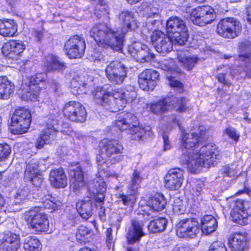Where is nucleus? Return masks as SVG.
<instances>
[{"instance_id":"nucleus-1","label":"nucleus","mask_w":251,"mask_h":251,"mask_svg":"<svg viewBox=\"0 0 251 251\" xmlns=\"http://www.w3.org/2000/svg\"><path fill=\"white\" fill-rule=\"evenodd\" d=\"M205 134L203 126H200L198 131L186 133L182 135V144L180 157L181 164L187 166L192 173H197L201 167L210 168L217 163L221 157L219 151L210 144L202 146L195 154H191L190 150L197 148L202 141Z\"/></svg>"},{"instance_id":"nucleus-2","label":"nucleus","mask_w":251,"mask_h":251,"mask_svg":"<svg viewBox=\"0 0 251 251\" xmlns=\"http://www.w3.org/2000/svg\"><path fill=\"white\" fill-rule=\"evenodd\" d=\"M114 124L122 131L128 130L129 133L134 135V139L143 140L145 135H151L150 126L142 128L139 126L137 118L130 113L121 112L116 116Z\"/></svg>"},{"instance_id":"nucleus-3","label":"nucleus","mask_w":251,"mask_h":251,"mask_svg":"<svg viewBox=\"0 0 251 251\" xmlns=\"http://www.w3.org/2000/svg\"><path fill=\"white\" fill-rule=\"evenodd\" d=\"M168 35L179 45H184L188 40V29L185 22L177 16L170 17L166 23Z\"/></svg>"},{"instance_id":"nucleus-4","label":"nucleus","mask_w":251,"mask_h":251,"mask_svg":"<svg viewBox=\"0 0 251 251\" xmlns=\"http://www.w3.org/2000/svg\"><path fill=\"white\" fill-rule=\"evenodd\" d=\"M187 100L180 99L171 96L164 98L157 102L151 103L150 108L151 112L155 114H160L171 110L173 108L179 112H185L188 107L186 106Z\"/></svg>"},{"instance_id":"nucleus-5","label":"nucleus","mask_w":251,"mask_h":251,"mask_svg":"<svg viewBox=\"0 0 251 251\" xmlns=\"http://www.w3.org/2000/svg\"><path fill=\"white\" fill-rule=\"evenodd\" d=\"M24 218L28 227L36 231L45 232L48 229V219L40 207H35L26 211Z\"/></svg>"},{"instance_id":"nucleus-6","label":"nucleus","mask_w":251,"mask_h":251,"mask_svg":"<svg viewBox=\"0 0 251 251\" xmlns=\"http://www.w3.org/2000/svg\"><path fill=\"white\" fill-rule=\"evenodd\" d=\"M31 115L29 110L23 107L16 109L11 118L10 129L12 133H25L29 127Z\"/></svg>"},{"instance_id":"nucleus-7","label":"nucleus","mask_w":251,"mask_h":251,"mask_svg":"<svg viewBox=\"0 0 251 251\" xmlns=\"http://www.w3.org/2000/svg\"><path fill=\"white\" fill-rule=\"evenodd\" d=\"M217 14L215 9L209 5H202L193 9L190 15L192 22L201 26L212 23Z\"/></svg>"},{"instance_id":"nucleus-8","label":"nucleus","mask_w":251,"mask_h":251,"mask_svg":"<svg viewBox=\"0 0 251 251\" xmlns=\"http://www.w3.org/2000/svg\"><path fill=\"white\" fill-rule=\"evenodd\" d=\"M242 30L240 22L233 18L221 20L217 27V32L221 36L229 39L237 37Z\"/></svg>"},{"instance_id":"nucleus-9","label":"nucleus","mask_w":251,"mask_h":251,"mask_svg":"<svg viewBox=\"0 0 251 251\" xmlns=\"http://www.w3.org/2000/svg\"><path fill=\"white\" fill-rule=\"evenodd\" d=\"M85 42L83 38L75 35L72 36L65 43L64 50L69 58H79L84 54Z\"/></svg>"},{"instance_id":"nucleus-10","label":"nucleus","mask_w":251,"mask_h":251,"mask_svg":"<svg viewBox=\"0 0 251 251\" xmlns=\"http://www.w3.org/2000/svg\"><path fill=\"white\" fill-rule=\"evenodd\" d=\"M64 116L75 122L83 123L86 120L87 113L85 108L80 102L70 101L63 107Z\"/></svg>"},{"instance_id":"nucleus-11","label":"nucleus","mask_w":251,"mask_h":251,"mask_svg":"<svg viewBox=\"0 0 251 251\" xmlns=\"http://www.w3.org/2000/svg\"><path fill=\"white\" fill-rule=\"evenodd\" d=\"M151 42L156 50L161 54L169 52L173 50V43L176 44L170 36L166 35L160 30L153 32L151 37Z\"/></svg>"},{"instance_id":"nucleus-12","label":"nucleus","mask_w":251,"mask_h":251,"mask_svg":"<svg viewBox=\"0 0 251 251\" xmlns=\"http://www.w3.org/2000/svg\"><path fill=\"white\" fill-rule=\"evenodd\" d=\"M176 227V234L181 238H193L200 231L199 223L192 218L180 220Z\"/></svg>"},{"instance_id":"nucleus-13","label":"nucleus","mask_w":251,"mask_h":251,"mask_svg":"<svg viewBox=\"0 0 251 251\" xmlns=\"http://www.w3.org/2000/svg\"><path fill=\"white\" fill-rule=\"evenodd\" d=\"M69 171L72 177L71 188L77 195L84 188L86 184L82 168L79 163H74L69 166Z\"/></svg>"},{"instance_id":"nucleus-14","label":"nucleus","mask_w":251,"mask_h":251,"mask_svg":"<svg viewBox=\"0 0 251 251\" xmlns=\"http://www.w3.org/2000/svg\"><path fill=\"white\" fill-rule=\"evenodd\" d=\"M128 52L137 61L140 62H150L154 58L153 53L148 47L140 42H135L128 47Z\"/></svg>"},{"instance_id":"nucleus-15","label":"nucleus","mask_w":251,"mask_h":251,"mask_svg":"<svg viewBox=\"0 0 251 251\" xmlns=\"http://www.w3.org/2000/svg\"><path fill=\"white\" fill-rule=\"evenodd\" d=\"M110 28L103 24L93 27L90 31V36L94 38L98 45L105 49L110 46Z\"/></svg>"},{"instance_id":"nucleus-16","label":"nucleus","mask_w":251,"mask_h":251,"mask_svg":"<svg viewBox=\"0 0 251 251\" xmlns=\"http://www.w3.org/2000/svg\"><path fill=\"white\" fill-rule=\"evenodd\" d=\"M141 181L142 177L140 172L135 170L132 174L131 180L128 184V188L130 190V194L127 195H125L123 194H119L118 197L121 199L124 204L131 205L135 202L136 197L134 194L140 187Z\"/></svg>"},{"instance_id":"nucleus-17","label":"nucleus","mask_w":251,"mask_h":251,"mask_svg":"<svg viewBox=\"0 0 251 251\" xmlns=\"http://www.w3.org/2000/svg\"><path fill=\"white\" fill-rule=\"evenodd\" d=\"M183 170L176 168L170 169L164 177L165 187L170 190H176L182 185L184 180Z\"/></svg>"},{"instance_id":"nucleus-18","label":"nucleus","mask_w":251,"mask_h":251,"mask_svg":"<svg viewBox=\"0 0 251 251\" xmlns=\"http://www.w3.org/2000/svg\"><path fill=\"white\" fill-rule=\"evenodd\" d=\"M159 76V73L152 69H146L138 76L140 87L144 91L153 90Z\"/></svg>"},{"instance_id":"nucleus-19","label":"nucleus","mask_w":251,"mask_h":251,"mask_svg":"<svg viewBox=\"0 0 251 251\" xmlns=\"http://www.w3.org/2000/svg\"><path fill=\"white\" fill-rule=\"evenodd\" d=\"M247 204V202L245 203L241 200L234 202L230 212L231 217L234 222L241 225L248 224L249 212V210L245 208V205Z\"/></svg>"},{"instance_id":"nucleus-20","label":"nucleus","mask_w":251,"mask_h":251,"mask_svg":"<svg viewBox=\"0 0 251 251\" xmlns=\"http://www.w3.org/2000/svg\"><path fill=\"white\" fill-rule=\"evenodd\" d=\"M25 48V46L23 41L11 40L4 44L2 47V51L8 58L17 59Z\"/></svg>"},{"instance_id":"nucleus-21","label":"nucleus","mask_w":251,"mask_h":251,"mask_svg":"<svg viewBox=\"0 0 251 251\" xmlns=\"http://www.w3.org/2000/svg\"><path fill=\"white\" fill-rule=\"evenodd\" d=\"M167 203L166 200L161 194H156L148 202V207L150 208L151 212H145L143 216L146 220L154 216V212L159 211L163 209Z\"/></svg>"},{"instance_id":"nucleus-22","label":"nucleus","mask_w":251,"mask_h":251,"mask_svg":"<svg viewBox=\"0 0 251 251\" xmlns=\"http://www.w3.org/2000/svg\"><path fill=\"white\" fill-rule=\"evenodd\" d=\"M88 190L90 196L92 197L95 201L100 204L103 203L104 192L106 191V184L105 182L101 178L94 180L89 184Z\"/></svg>"},{"instance_id":"nucleus-23","label":"nucleus","mask_w":251,"mask_h":251,"mask_svg":"<svg viewBox=\"0 0 251 251\" xmlns=\"http://www.w3.org/2000/svg\"><path fill=\"white\" fill-rule=\"evenodd\" d=\"M93 199L88 196L76 203V209L82 218L88 219L92 216L95 207L98 206L96 204H94Z\"/></svg>"},{"instance_id":"nucleus-24","label":"nucleus","mask_w":251,"mask_h":251,"mask_svg":"<svg viewBox=\"0 0 251 251\" xmlns=\"http://www.w3.org/2000/svg\"><path fill=\"white\" fill-rule=\"evenodd\" d=\"M143 224L136 219L132 221L131 226L129 227L127 234V241L129 244L138 242L144 235L143 231Z\"/></svg>"},{"instance_id":"nucleus-25","label":"nucleus","mask_w":251,"mask_h":251,"mask_svg":"<svg viewBox=\"0 0 251 251\" xmlns=\"http://www.w3.org/2000/svg\"><path fill=\"white\" fill-rule=\"evenodd\" d=\"M49 180L55 188H64L67 184V177L62 168L52 170L50 172Z\"/></svg>"},{"instance_id":"nucleus-26","label":"nucleus","mask_w":251,"mask_h":251,"mask_svg":"<svg viewBox=\"0 0 251 251\" xmlns=\"http://www.w3.org/2000/svg\"><path fill=\"white\" fill-rule=\"evenodd\" d=\"M120 22L124 25L122 29L132 30L136 29L138 25L134 13L127 10L122 11L118 16Z\"/></svg>"},{"instance_id":"nucleus-27","label":"nucleus","mask_w":251,"mask_h":251,"mask_svg":"<svg viewBox=\"0 0 251 251\" xmlns=\"http://www.w3.org/2000/svg\"><path fill=\"white\" fill-rule=\"evenodd\" d=\"M110 86L104 85L102 87H97L94 92V100L97 104L105 106L109 105Z\"/></svg>"},{"instance_id":"nucleus-28","label":"nucleus","mask_w":251,"mask_h":251,"mask_svg":"<svg viewBox=\"0 0 251 251\" xmlns=\"http://www.w3.org/2000/svg\"><path fill=\"white\" fill-rule=\"evenodd\" d=\"M127 30L125 28L120 31L111 29V49L120 53L123 52L124 36Z\"/></svg>"},{"instance_id":"nucleus-29","label":"nucleus","mask_w":251,"mask_h":251,"mask_svg":"<svg viewBox=\"0 0 251 251\" xmlns=\"http://www.w3.org/2000/svg\"><path fill=\"white\" fill-rule=\"evenodd\" d=\"M17 31V25L13 19L0 20V35L4 37H12Z\"/></svg>"},{"instance_id":"nucleus-30","label":"nucleus","mask_w":251,"mask_h":251,"mask_svg":"<svg viewBox=\"0 0 251 251\" xmlns=\"http://www.w3.org/2000/svg\"><path fill=\"white\" fill-rule=\"evenodd\" d=\"M46 126L55 131V137L59 132L65 135H69L72 131L71 128L69 126L68 123H62L60 125L58 123V121L55 119L53 116L52 115H50L48 117L46 121Z\"/></svg>"},{"instance_id":"nucleus-31","label":"nucleus","mask_w":251,"mask_h":251,"mask_svg":"<svg viewBox=\"0 0 251 251\" xmlns=\"http://www.w3.org/2000/svg\"><path fill=\"white\" fill-rule=\"evenodd\" d=\"M14 90V83L6 76H0V99H8Z\"/></svg>"},{"instance_id":"nucleus-32","label":"nucleus","mask_w":251,"mask_h":251,"mask_svg":"<svg viewBox=\"0 0 251 251\" xmlns=\"http://www.w3.org/2000/svg\"><path fill=\"white\" fill-rule=\"evenodd\" d=\"M230 248L234 250L243 251L247 247V236L245 233L235 232L229 240Z\"/></svg>"},{"instance_id":"nucleus-33","label":"nucleus","mask_w":251,"mask_h":251,"mask_svg":"<svg viewBox=\"0 0 251 251\" xmlns=\"http://www.w3.org/2000/svg\"><path fill=\"white\" fill-rule=\"evenodd\" d=\"M55 131L47 126V127L42 131L40 137L36 142V148L41 149L45 144H50L55 139Z\"/></svg>"},{"instance_id":"nucleus-34","label":"nucleus","mask_w":251,"mask_h":251,"mask_svg":"<svg viewBox=\"0 0 251 251\" xmlns=\"http://www.w3.org/2000/svg\"><path fill=\"white\" fill-rule=\"evenodd\" d=\"M47 75L44 73H38L32 75L29 80L28 89L33 91L34 89L40 90L45 88V80Z\"/></svg>"},{"instance_id":"nucleus-35","label":"nucleus","mask_w":251,"mask_h":251,"mask_svg":"<svg viewBox=\"0 0 251 251\" xmlns=\"http://www.w3.org/2000/svg\"><path fill=\"white\" fill-rule=\"evenodd\" d=\"M201 231L203 233L209 234L214 232L217 227L216 219L212 215H205L201 220Z\"/></svg>"},{"instance_id":"nucleus-36","label":"nucleus","mask_w":251,"mask_h":251,"mask_svg":"<svg viewBox=\"0 0 251 251\" xmlns=\"http://www.w3.org/2000/svg\"><path fill=\"white\" fill-rule=\"evenodd\" d=\"M238 60L245 63H251V42L245 41L239 45Z\"/></svg>"},{"instance_id":"nucleus-37","label":"nucleus","mask_w":251,"mask_h":251,"mask_svg":"<svg viewBox=\"0 0 251 251\" xmlns=\"http://www.w3.org/2000/svg\"><path fill=\"white\" fill-rule=\"evenodd\" d=\"M1 242L17 251L21 246L20 235L11 232L6 233Z\"/></svg>"},{"instance_id":"nucleus-38","label":"nucleus","mask_w":251,"mask_h":251,"mask_svg":"<svg viewBox=\"0 0 251 251\" xmlns=\"http://www.w3.org/2000/svg\"><path fill=\"white\" fill-rule=\"evenodd\" d=\"M41 170L40 166L36 159H30L26 162L24 178H31V176L39 175Z\"/></svg>"},{"instance_id":"nucleus-39","label":"nucleus","mask_w":251,"mask_h":251,"mask_svg":"<svg viewBox=\"0 0 251 251\" xmlns=\"http://www.w3.org/2000/svg\"><path fill=\"white\" fill-rule=\"evenodd\" d=\"M46 66L49 71H63L65 69V63L60 61L57 56L50 55L46 58Z\"/></svg>"},{"instance_id":"nucleus-40","label":"nucleus","mask_w":251,"mask_h":251,"mask_svg":"<svg viewBox=\"0 0 251 251\" xmlns=\"http://www.w3.org/2000/svg\"><path fill=\"white\" fill-rule=\"evenodd\" d=\"M160 12V10L151 3L144 2L140 7L139 14L148 19L152 18L156 14Z\"/></svg>"},{"instance_id":"nucleus-41","label":"nucleus","mask_w":251,"mask_h":251,"mask_svg":"<svg viewBox=\"0 0 251 251\" xmlns=\"http://www.w3.org/2000/svg\"><path fill=\"white\" fill-rule=\"evenodd\" d=\"M25 86V85L24 84H22L21 86L22 90L20 94L22 99L26 101L36 100L39 97L40 92L35 89H34L33 91L28 89L29 85H27L26 87Z\"/></svg>"},{"instance_id":"nucleus-42","label":"nucleus","mask_w":251,"mask_h":251,"mask_svg":"<svg viewBox=\"0 0 251 251\" xmlns=\"http://www.w3.org/2000/svg\"><path fill=\"white\" fill-rule=\"evenodd\" d=\"M168 220L165 218H159L151 221L149 229L152 232H160L166 228Z\"/></svg>"},{"instance_id":"nucleus-43","label":"nucleus","mask_w":251,"mask_h":251,"mask_svg":"<svg viewBox=\"0 0 251 251\" xmlns=\"http://www.w3.org/2000/svg\"><path fill=\"white\" fill-rule=\"evenodd\" d=\"M24 248L26 251H39L41 249V244L35 237H26L24 241Z\"/></svg>"},{"instance_id":"nucleus-44","label":"nucleus","mask_w":251,"mask_h":251,"mask_svg":"<svg viewBox=\"0 0 251 251\" xmlns=\"http://www.w3.org/2000/svg\"><path fill=\"white\" fill-rule=\"evenodd\" d=\"M130 90H123L124 98L119 100L118 101V104L123 108L125 106L126 103L133 101L137 96V93L134 90V88L130 87Z\"/></svg>"},{"instance_id":"nucleus-45","label":"nucleus","mask_w":251,"mask_h":251,"mask_svg":"<svg viewBox=\"0 0 251 251\" xmlns=\"http://www.w3.org/2000/svg\"><path fill=\"white\" fill-rule=\"evenodd\" d=\"M91 234L90 228L85 226L81 225L77 230L76 237L78 242L82 243L85 242L84 240L90 237Z\"/></svg>"},{"instance_id":"nucleus-46","label":"nucleus","mask_w":251,"mask_h":251,"mask_svg":"<svg viewBox=\"0 0 251 251\" xmlns=\"http://www.w3.org/2000/svg\"><path fill=\"white\" fill-rule=\"evenodd\" d=\"M179 60L183 67L187 70H190L194 67L199 58L196 56H188L181 57Z\"/></svg>"},{"instance_id":"nucleus-47","label":"nucleus","mask_w":251,"mask_h":251,"mask_svg":"<svg viewBox=\"0 0 251 251\" xmlns=\"http://www.w3.org/2000/svg\"><path fill=\"white\" fill-rule=\"evenodd\" d=\"M25 196L21 194L17 193L15 196L14 199H11L10 201L9 206L11 211H19L21 208L19 207L22 203H23Z\"/></svg>"},{"instance_id":"nucleus-48","label":"nucleus","mask_w":251,"mask_h":251,"mask_svg":"<svg viewBox=\"0 0 251 251\" xmlns=\"http://www.w3.org/2000/svg\"><path fill=\"white\" fill-rule=\"evenodd\" d=\"M111 72L121 74V75H127V69L119 61H114L111 62Z\"/></svg>"},{"instance_id":"nucleus-49","label":"nucleus","mask_w":251,"mask_h":251,"mask_svg":"<svg viewBox=\"0 0 251 251\" xmlns=\"http://www.w3.org/2000/svg\"><path fill=\"white\" fill-rule=\"evenodd\" d=\"M11 150L10 146L7 144H0V162L4 161L9 157Z\"/></svg>"},{"instance_id":"nucleus-50","label":"nucleus","mask_w":251,"mask_h":251,"mask_svg":"<svg viewBox=\"0 0 251 251\" xmlns=\"http://www.w3.org/2000/svg\"><path fill=\"white\" fill-rule=\"evenodd\" d=\"M123 96V90L122 89H118L112 90V92L111 93V97H112L113 98V101L112 102L113 104H115L118 107L117 109L118 110H120L123 108L122 106H120L118 102L119 100L124 98Z\"/></svg>"},{"instance_id":"nucleus-51","label":"nucleus","mask_w":251,"mask_h":251,"mask_svg":"<svg viewBox=\"0 0 251 251\" xmlns=\"http://www.w3.org/2000/svg\"><path fill=\"white\" fill-rule=\"evenodd\" d=\"M173 209L174 212L177 214H181L185 212V206L179 198L175 200L173 204Z\"/></svg>"},{"instance_id":"nucleus-52","label":"nucleus","mask_w":251,"mask_h":251,"mask_svg":"<svg viewBox=\"0 0 251 251\" xmlns=\"http://www.w3.org/2000/svg\"><path fill=\"white\" fill-rule=\"evenodd\" d=\"M51 198V200L46 199V201L44 202V207L54 211L61 206L62 202L58 200H56L54 198L52 197Z\"/></svg>"},{"instance_id":"nucleus-53","label":"nucleus","mask_w":251,"mask_h":251,"mask_svg":"<svg viewBox=\"0 0 251 251\" xmlns=\"http://www.w3.org/2000/svg\"><path fill=\"white\" fill-rule=\"evenodd\" d=\"M237 166L235 164L225 165L222 169V173L227 176H234L237 173Z\"/></svg>"},{"instance_id":"nucleus-54","label":"nucleus","mask_w":251,"mask_h":251,"mask_svg":"<svg viewBox=\"0 0 251 251\" xmlns=\"http://www.w3.org/2000/svg\"><path fill=\"white\" fill-rule=\"evenodd\" d=\"M110 140L108 139L102 140L100 144L99 147L102 154H105L108 156L110 155Z\"/></svg>"},{"instance_id":"nucleus-55","label":"nucleus","mask_w":251,"mask_h":251,"mask_svg":"<svg viewBox=\"0 0 251 251\" xmlns=\"http://www.w3.org/2000/svg\"><path fill=\"white\" fill-rule=\"evenodd\" d=\"M127 75H121V74L111 72V84L113 85H120L123 83Z\"/></svg>"},{"instance_id":"nucleus-56","label":"nucleus","mask_w":251,"mask_h":251,"mask_svg":"<svg viewBox=\"0 0 251 251\" xmlns=\"http://www.w3.org/2000/svg\"><path fill=\"white\" fill-rule=\"evenodd\" d=\"M123 150V147L118 140H111V154L121 153Z\"/></svg>"},{"instance_id":"nucleus-57","label":"nucleus","mask_w":251,"mask_h":251,"mask_svg":"<svg viewBox=\"0 0 251 251\" xmlns=\"http://www.w3.org/2000/svg\"><path fill=\"white\" fill-rule=\"evenodd\" d=\"M208 251H227V250L223 242L217 241L210 246Z\"/></svg>"},{"instance_id":"nucleus-58","label":"nucleus","mask_w":251,"mask_h":251,"mask_svg":"<svg viewBox=\"0 0 251 251\" xmlns=\"http://www.w3.org/2000/svg\"><path fill=\"white\" fill-rule=\"evenodd\" d=\"M31 177V178H24V179L25 181H29L36 187H39L41 185L43 182V178L40 174H39V175H35V176H32Z\"/></svg>"},{"instance_id":"nucleus-59","label":"nucleus","mask_w":251,"mask_h":251,"mask_svg":"<svg viewBox=\"0 0 251 251\" xmlns=\"http://www.w3.org/2000/svg\"><path fill=\"white\" fill-rule=\"evenodd\" d=\"M226 134L231 139L237 142L239 138L240 135L236 129L232 127H228L225 131Z\"/></svg>"},{"instance_id":"nucleus-60","label":"nucleus","mask_w":251,"mask_h":251,"mask_svg":"<svg viewBox=\"0 0 251 251\" xmlns=\"http://www.w3.org/2000/svg\"><path fill=\"white\" fill-rule=\"evenodd\" d=\"M77 81H76L75 79H74L71 83V85L72 87H74V88L72 89V93L74 94H77L80 93H82L83 91L81 89L80 86H81L82 87H86L87 85H88V83L86 82H83L79 84V86H77L75 84Z\"/></svg>"},{"instance_id":"nucleus-61","label":"nucleus","mask_w":251,"mask_h":251,"mask_svg":"<svg viewBox=\"0 0 251 251\" xmlns=\"http://www.w3.org/2000/svg\"><path fill=\"white\" fill-rule=\"evenodd\" d=\"M147 22L151 24L153 26H157L161 22L160 12L154 15L152 17V18L148 19Z\"/></svg>"},{"instance_id":"nucleus-62","label":"nucleus","mask_w":251,"mask_h":251,"mask_svg":"<svg viewBox=\"0 0 251 251\" xmlns=\"http://www.w3.org/2000/svg\"><path fill=\"white\" fill-rule=\"evenodd\" d=\"M174 64V61L172 59L163 61L161 64V68L165 71L172 72L173 70Z\"/></svg>"},{"instance_id":"nucleus-63","label":"nucleus","mask_w":251,"mask_h":251,"mask_svg":"<svg viewBox=\"0 0 251 251\" xmlns=\"http://www.w3.org/2000/svg\"><path fill=\"white\" fill-rule=\"evenodd\" d=\"M163 139L164 142V150L167 151L170 150L172 146L169 141L168 136L166 134H164L163 135Z\"/></svg>"},{"instance_id":"nucleus-64","label":"nucleus","mask_w":251,"mask_h":251,"mask_svg":"<svg viewBox=\"0 0 251 251\" xmlns=\"http://www.w3.org/2000/svg\"><path fill=\"white\" fill-rule=\"evenodd\" d=\"M246 13H247V19L248 22L251 24V1L246 5Z\"/></svg>"}]
</instances>
